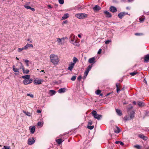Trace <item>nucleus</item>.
I'll return each instance as SVG.
<instances>
[{"label":"nucleus","mask_w":149,"mask_h":149,"mask_svg":"<svg viewBox=\"0 0 149 149\" xmlns=\"http://www.w3.org/2000/svg\"><path fill=\"white\" fill-rule=\"evenodd\" d=\"M50 61L54 65H58L60 60L57 55L54 54H51L50 56Z\"/></svg>","instance_id":"nucleus-1"},{"label":"nucleus","mask_w":149,"mask_h":149,"mask_svg":"<svg viewBox=\"0 0 149 149\" xmlns=\"http://www.w3.org/2000/svg\"><path fill=\"white\" fill-rule=\"evenodd\" d=\"M129 116L126 115L124 117L125 120H131L134 117V111L129 110Z\"/></svg>","instance_id":"nucleus-2"},{"label":"nucleus","mask_w":149,"mask_h":149,"mask_svg":"<svg viewBox=\"0 0 149 149\" xmlns=\"http://www.w3.org/2000/svg\"><path fill=\"white\" fill-rule=\"evenodd\" d=\"M92 113L94 118L98 120L102 118V116L101 115L97 114L96 111H95L93 110L92 112Z\"/></svg>","instance_id":"nucleus-3"},{"label":"nucleus","mask_w":149,"mask_h":149,"mask_svg":"<svg viewBox=\"0 0 149 149\" xmlns=\"http://www.w3.org/2000/svg\"><path fill=\"white\" fill-rule=\"evenodd\" d=\"M75 17L79 19H83L87 17V15L85 13H78L76 14Z\"/></svg>","instance_id":"nucleus-4"},{"label":"nucleus","mask_w":149,"mask_h":149,"mask_svg":"<svg viewBox=\"0 0 149 149\" xmlns=\"http://www.w3.org/2000/svg\"><path fill=\"white\" fill-rule=\"evenodd\" d=\"M70 38H71L70 42L71 43L73 44L74 45H76V38L75 37V36L72 34H71L70 36Z\"/></svg>","instance_id":"nucleus-5"},{"label":"nucleus","mask_w":149,"mask_h":149,"mask_svg":"<svg viewBox=\"0 0 149 149\" xmlns=\"http://www.w3.org/2000/svg\"><path fill=\"white\" fill-rule=\"evenodd\" d=\"M92 67V66L91 65H89L88 67L86 69V70L85 71L84 75V79H85L86 78V76L88 75L89 71L91 70V68Z\"/></svg>","instance_id":"nucleus-6"},{"label":"nucleus","mask_w":149,"mask_h":149,"mask_svg":"<svg viewBox=\"0 0 149 149\" xmlns=\"http://www.w3.org/2000/svg\"><path fill=\"white\" fill-rule=\"evenodd\" d=\"M43 81L42 79L40 78H36L33 81V83L36 85L41 84Z\"/></svg>","instance_id":"nucleus-7"},{"label":"nucleus","mask_w":149,"mask_h":149,"mask_svg":"<svg viewBox=\"0 0 149 149\" xmlns=\"http://www.w3.org/2000/svg\"><path fill=\"white\" fill-rule=\"evenodd\" d=\"M35 138L34 137H31L29 138L28 141V144L29 145H31L35 142Z\"/></svg>","instance_id":"nucleus-8"},{"label":"nucleus","mask_w":149,"mask_h":149,"mask_svg":"<svg viewBox=\"0 0 149 149\" xmlns=\"http://www.w3.org/2000/svg\"><path fill=\"white\" fill-rule=\"evenodd\" d=\"M32 81V80L31 79H24V80L23 81V83L24 85H27L31 83Z\"/></svg>","instance_id":"nucleus-9"},{"label":"nucleus","mask_w":149,"mask_h":149,"mask_svg":"<svg viewBox=\"0 0 149 149\" xmlns=\"http://www.w3.org/2000/svg\"><path fill=\"white\" fill-rule=\"evenodd\" d=\"M92 122H89L87 127L88 129L90 130H92L94 128V126L93 125H91L93 124Z\"/></svg>","instance_id":"nucleus-10"},{"label":"nucleus","mask_w":149,"mask_h":149,"mask_svg":"<svg viewBox=\"0 0 149 149\" xmlns=\"http://www.w3.org/2000/svg\"><path fill=\"white\" fill-rule=\"evenodd\" d=\"M93 9L95 12H97L100 10L101 8L98 5H96L93 7Z\"/></svg>","instance_id":"nucleus-11"},{"label":"nucleus","mask_w":149,"mask_h":149,"mask_svg":"<svg viewBox=\"0 0 149 149\" xmlns=\"http://www.w3.org/2000/svg\"><path fill=\"white\" fill-rule=\"evenodd\" d=\"M109 10L112 12L115 13L117 11V10L116 7L113 6H111Z\"/></svg>","instance_id":"nucleus-12"},{"label":"nucleus","mask_w":149,"mask_h":149,"mask_svg":"<svg viewBox=\"0 0 149 149\" xmlns=\"http://www.w3.org/2000/svg\"><path fill=\"white\" fill-rule=\"evenodd\" d=\"M74 64L72 63V62H71V63L69 65V67L68 68V70L70 71H72L73 68Z\"/></svg>","instance_id":"nucleus-13"},{"label":"nucleus","mask_w":149,"mask_h":149,"mask_svg":"<svg viewBox=\"0 0 149 149\" xmlns=\"http://www.w3.org/2000/svg\"><path fill=\"white\" fill-rule=\"evenodd\" d=\"M24 48L25 49V50H26L30 47H31L32 48H33V45L31 44L27 43L24 46Z\"/></svg>","instance_id":"nucleus-14"},{"label":"nucleus","mask_w":149,"mask_h":149,"mask_svg":"<svg viewBox=\"0 0 149 149\" xmlns=\"http://www.w3.org/2000/svg\"><path fill=\"white\" fill-rule=\"evenodd\" d=\"M127 14L126 13H125L122 12L118 14V16L121 19L123 18V16H124L126 14Z\"/></svg>","instance_id":"nucleus-15"},{"label":"nucleus","mask_w":149,"mask_h":149,"mask_svg":"<svg viewBox=\"0 0 149 149\" xmlns=\"http://www.w3.org/2000/svg\"><path fill=\"white\" fill-rule=\"evenodd\" d=\"M144 62H149V54H148L146 55L144 58Z\"/></svg>","instance_id":"nucleus-16"},{"label":"nucleus","mask_w":149,"mask_h":149,"mask_svg":"<svg viewBox=\"0 0 149 149\" xmlns=\"http://www.w3.org/2000/svg\"><path fill=\"white\" fill-rule=\"evenodd\" d=\"M104 13L107 15L106 16L107 17H111V14L107 10L104 11Z\"/></svg>","instance_id":"nucleus-17"},{"label":"nucleus","mask_w":149,"mask_h":149,"mask_svg":"<svg viewBox=\"0 0 149 149\" xmlns=\"http://www.w3.org/2000/svg\"><path fill=\"white\" fill-rule=\"evenodd\" d=\"M35 126H33L31 127H30V132L31 134H33L35 132Z\"/></svg>","instance_id":"nucleus-18"},{"label":"nucleus","mask_w":149,"mask_h":149,"mask_svg":"<svg viewBox=\"0 0 149 149\" xmlns=\"http://www.w3.org/2000/svg\"><path fill=\"white\" fill-rule=\"evenodd\" d=\"M95 58L94 57H93L89 59L88 61L90 63H95Z\"/></svg>","instance_id":"nucleus-19"},{"label":"nucleus","mask_w":149,"mask_h":149,"mask_svg":"<svg viewBox=\"0 0 149 149\" xmlns=\"http://www.w3.org/2000/svg\"><path fill=\"white\" fill-rule=\"evenodd\" d=\"M116 129H114V132L115 133H119L120 131V130L119 128V127H118L117 126H116Z\"/></svg>","instance_id":"nucleus-20"},{"label":"nucleus","mask_w":149,"mask_h":149,"mask_svg":"<svg viewBox=\"0 0 149 149\" xmlns=\"http://www.w3.org/2000/svg\"><path fill=\"white\" fill-rule=\"evenodd\" d=\"M23 112L26 116H32V113L29 112L28 111H23Z\"/></svg>","instance_id":"nucleus-21"},{"label":"nucleus","mask_w":149,"mask_h":149,"mask_svg":"<svg viewBox=\"0 0 149 149\" xmlns=\"http://www.w3.org/2000/svg\"><path fill=\"white\" fill-rule=\"evenodd\" d=\"M22 77L25 79H30V75H27L24 76H22Z\"/></svg>","instance_id":"nucleus-22"},{"label":"nucleus","mask_w":149,"mask_h":149,"mask_svg":"<svg viewBox=\"0 0 149 149\" xmlns=\"http://www.w3.org/2000/svg\"><path fill=\"white\" fill-rule=\"evenodd\" d=\"M64 141V140H63L62 139H56V142L58 144H61Z\"/></svg>","instance_id":"nucleus-23"},{"label":"nucleus","mask_w":149,"mask_h":149,"mask_svg":"<svg viewBox=\"0 0 149 149\" xmlns=\"http://www.w3.org/2000/svg\"><path fill=\"white\" fill-rule=\"evenodd\" d=\"M69 17V14L68 13L65 14L62 17V20H64L68 18Z\"/></svg>","instance_id":"nucleus-24"},{"label":"nucleus","mask_w":149,"mask_h":149,"mask_svg":"<svg viewBox=\"0 0 149 149\" xmlns=\"http://www.w3.org/2000/svg\"><path fill=\"white\" fill-rule=\"evenodd\" d=\"M116 111L117 114L119 116H121L122 115V113L120 110L119 109H116Z\"/></svg>","instance_id":"nucleus-25"},{"label":"nucleus","mask_w":149,"mask_h":149,"mask_svg":"<svg viewBox=\"0 0 149 149\" xmlns=\"http://www.w3.org/2000/svg\"><path fill=\"white\" fill-rule=\"evenodd\" d=\"M116 88H117V92L118 93L120 91V85L119 84L117 83L116 84Z\"/></svg>","instance_id":"nucleus-26"},{"label":"nucleus","mask_w":149,"mask_h":149,"mask_svg":"<svg viewBox=\"0 0 149 149\" xmlns=\"http://www.w3.org/2000/svg\"><path fill=\"white\" fill-rule=\"evenodd\" d=\"M66 90V89L65 88H61L58 91V92L59 93H64L65 91Z\"/></svg>","instance_id":"nucleus-27"},{"label":"nucleus","mask_w":149,"mask_h":149,"mask_svg":"<svg viewBox=\"0 0 149 149\" xmlns=\"http://www.w3.org/2000/svg\"><path fill=\"white\" fill-rule=\"evenodd\" d=\"M62 40H64V38H63L61 39H60L59 38H58L57 39V42L59 45L61 44V41H62Z\"/></svg>","instance_id":"nucleus-28"},{"label":"nucleus","mask_w":149,"mask_h":149,"mask_svg":"<svg viewBox=\"0 0 149 149\" xmlns=\"http://www.w3.org/2000/svg\"><path fill=\"white\" fill-rule=\"evenodd\" d=\"M138 104L140 107H142L144 105V103L142 102H138Z\"/></svg>","instance_id":"nucleus-29"},{"label":"nucleus","mask_w":149,"mask_h":149,"mask_svg":"<svg viewBox=\"0 0 149 149\" xmlns=\"http://www.w3.org/2000/svg\"><path fill=\"white\" fill-rule=\"evenodd\" d=\"M139 136L141 138L143 139L144 140H146V137L144 136L143 135H141L140 134L139 135Z\"/></svg>","instance_id":"nucleus-30"},{"label":"nucleus","mask_w":149,"mask_h":149,"mask_svg":"<svg viewBox=\"0 0 149 149\" xmlns=\"http://www.w3.org/2000/svg\"><path fill=\"white\" fill-rule=\"evenodd\" d=\"M43 122H38V125L40 127H42L43 124Z\"/></svg>","instance_id":"nucleus-31"},{"label":"nucleus","mask_w":149,"mask_h":149,"mask_svg":"<svg viewBox=\"0 0 149 149\" xmlns=\"http://www.w3.org/2000/svg\"><path fill=\"white\" fill-rule=\"evenodd\" d=\"M13 70L15 72H19V70L16 68H15V66L13 65Z\"/></svg>","instance_id":"nucleus-32"},{"label":"nucleus","mask_w":149,"mask_h":149,"mask_svg":"<svg viewBox=\"0 0 149 149\" xmlns=\"http://www.w3.org/2000/svg\"><path fill=\"white\" fill-rule=\"evenodd\" d=\"M73 63H72L75 65L76 62L78 61V60L76 57H74L73 58Z\"/></svg>","instance_id":"nucleus-33"},{"label":"nucleus","mask_w":149,"mask_h":149,"mask_svg":"<svg viewBox=\"0 0 149 149\" xmlns=\"http://www.w3.org/2000/svg\"><path fill=\"white\" fill-rule=\"evenodd\" d=\"M25 50V49L24 48V47H23L22 48H18L17 49L18 52H21L23 50Z\"/></svg>","instance_id":"nucleus-34"},{"label":"nucleus","mask_w":149,"mask_h":149,"mask_svg":"<svg viewBox=\"0 0 149 149\" xmlns=\"http://www.w3.org/2000/svg\"><path fill=\"white\" fill-rule=\"evenodd\" d=\"M23 71L24 73L28 74V73L29 71V70L28 69H26L25 70L24 69H23Z\"/></svg>","instance_id":"nucleus-35"},{"label":"nucleus","mask_w":149,"mask_h":149,"mask_svg":"<svg viewBox=\"0 0 149 149\" xmlns=\"http://www.w3.org/2000/svg\"><path fill=\"white\" fill-rule=\"evenodd\" d=\"M137 73H138L137 72H132L130 73V74L132 76H134V75H136Z\"/></svg>","instance_id":"nucleus-36"},{"label":"nucleus","mask_w":149,"mask_h":149,"mask_svg":"<svg viewBox=\"0 0 149 149\" xmlns=\"http://www.w3.org/2000/svg\"><path fill=\"white\" fill-rule=\"evenodd\" d=\"M49 92L52 95L55 94L56 93V91L54 90H50Z\"/></svg>","instance_id":"nucleus-37"},{"label":"nucleus","mask_w":149,"mask_h":149,"mask_svg":"<svg viewBox=\"0 0 149 149\" xmlns=\"http://www.w3.org/2000/svg\"><path fill=\"white\" fill-rule=\"evenodd\" d=\"M134 147L137 149H141V146L139 145H135L134 146Z\"/></svg>","instance_id":"nucleus-38"},{"label":"nucleus","mask_w":149,"mask_h":149,"mask_svg":"<svg viewBox=\"0 0 149 149\" xmlns=\"http://www.w3.org/2000/svg\"><path fill=\"white\" fill-rule=\"evenodd\" d=\"M2 149H11L10 146H4Z\"/></svg>","instance_id":"nucleus-39"},{"label":"nucleus","mask_w":149,"mask_h":149,"mask_svg":"<svg viewBox=\"0 0 149 149\" xmlns=\"http://www.w3.org/2000/svg\"><path fill=\"white\" fill-rule=\"evenodd\" d=\"M143 33H136L135 34V35L136 36H142L143 35Z\"/></svg>","instance_id":"nucleus-40"},{"label":"nucleus","mask_w":149,"mask_h":149,"mask_svg":"<svg viewBox=\"0 0 149 149\" xmlns=\"http://www.w3.org/2000/svg\"><path fill=\"white\" fill-rule=\"evenodd\" d=\"M76 78V76H74L72 77L71 79V80L74 81L75 80Z\"/></svg>","instance_id":"nucleus-41"},{"label":"nucleus","mask_w":149,"mask_h":149,"mask_svg":"<svg viewBox=\"0 0 149 149\" xmlns=\"http://www.w3.org/2000/svg\"><path fill=\"white\" fill-rule=\"evenodd\" d=\"M58 2L61 4H63L64 3V0H58Z\"/></svg>","instance_id":"nucleus-42"},{"label":"nucleus","mask_w":149,"mask_h":149,"mask_svg":"<svg viewBox=\"0 0 149 149\" xmlns=\"http://www.w3.org/2000/svg\"><path fill=\"white\" fill-rule=\"evenodd\" d=\"M101 92V91L100 90H98L96 91V93L97 95H99L100 94Z\"/></svg>","instance_id":"nucleus-43"},{"label":"nucleus","mask_w":149,"mask_h":149,"mask_svg":"<svg viewBox=\"0 0 149 149\" xmlns=\"http://www.w3.org/2000/svg\"><path fill=\"white\" fill-rule=\"evenodd\" d=\"M27 95L28 96H29L30 97H31V98H33L34 97L33 95L32 94H30V93L27 94Z\"/></svg>","instance_id":"nucleus-44"},{"label":"nucleus","mask_w":149,"mask_h":149,"mask_svg":"<svg viewBox=\"0 0 149 149\" xmlns=\"http://www.w3.org/2000/svg\"><path fill=\"white\" fill-rule=\"evenodd\" d=\"M111 42V41L110 40H107L105 42V43L106 44H108L109 43Z\"/></svg>","instance_id":"nucleus-45"},{"label":"nucleus","mask_w":149,"mask_h":149,"mask_svg":"<svg viewBox=\"0 0 149 149\" xmlns=\"http://www.w3.org/2000/svg\"><path fill=\"white\" fill-rule=\"evenodd\" d=\"M139 19L140 22H142L144 20V18L142 17L140 18Z\"/></svg>","instance_id":"nucleus-46"},{"label":"nucleus","mask_w":149,"mask_h":149,"mask_svg":"<svg viewBox=\"0 0 149 149\" xmlns=\"http://www.w3.org/2000/svg\"><path fill=\"white\" fill-rule=\"evenodd\" d=\"M82 77L81 76H79L78 77V78H77V79L79 81H80Z\"/></svg>","instance_id":"nucleus-47"},{"label":"nucleus","mask_w":149,"mask_h":149,"mask_svg":"<svg viewBox=\"0 0 149 149\" xmlns=\"http://www.w3.org/2000/svg\"><path fill=\"white\" fill-rule=\"evenodd\" d=\"M21 66L20 67V68L22 69L23 70V69H24V66L22 65V63H21Z\"/></svg>","instance_id":"nucleus-48"},{"label":"nucleus","mask_w":149,"mask_h":149,"mask_svg":"<svg viewBox=\"0 0 149 149\" xmlns=\"http://www.w3.org/2000/svg\"><path fill=\"white\" fill-rule=\"evenodd\" d=\"M25 7L27 9H30L31 8V7L29 6H25Z\"/></svg>","instance_id":"nucleus-49"},{"label":"nucleus","mask_w":149,"mask_h":149,"mask_svg":"<svg viewBox=\"0 0 149 149\" xmlns=\"http://www.w3.org/2000/svg\"><path fill=\"white\" fill-rule=\"evenodd\" d=\"M101 51H102V49H100L98 52V54H100V53H101Z\"/></svg>","instance_id":"nucleus-50"},{"label":"nucleus","mask_w":149,"mask_h":149,"mask_svg":"<svg viewBox=\"0 0 149 149\" xmlns=\"http://www.w3.org/2000/svg\"><path fill=\"white\" fill-rule=\"evenodd\" d=\"M65 134H65V133H64V134H63V135H59V138H61V137H62V136H63V135H65Z\"/></svg>","instance_id":"nucleus-51"},{"label":"nucleus","mask_w":149,"mask_h":149,"mask_svg":"<svg viewBox=\"0 0 149 149\" xmlns=\"http://www.w3.org/2000/svg\"><path fill=\"white\" fill-rule=\"evenodd\" d=\"M119 143H120V144L121 146H123L124 145L123 143L122 142L120 141Z\"/></svg>","instance_id":"nucleus-52"},{"label":"nucleus","mask_w":149,"mask_h":149,"mask_svg":"<svg viewBox=\"0 0 149 149\" xmlns=\"http://www.w3.org/2000/svg\"><path fill=\"white\" fill-rule=\"evenodd\" d=\"M27 41H30V43H32V41L30 40V39L29 38L27 39Z\"/></svg>","instance_id":"nucleus-53"},{"label":"nucleus","mask_w":149,"mask_h":149,"mask_svg":"<svg viewBox=\"0 0 149 149\" xmlns=\"http://www.w3.org/2000/svg\"><path fill=\"white\" fill-rule=\"evenodd\" d=\"M24 61L26 63H27L29 62V61L28 60H25Z\"/></svg>","instance_id":"nucleus-54"},{"label":"nucleus","mask_w":149,"mask_h":149,"mask_svg":"<svg viewBox=\"0 0 149 149\" xmlns=\"http://www.w3.org/2000/svg\"><path fill=\"white\" fill-rule=\"evenodd\" d=\"M41 111L40 110H37V112L38 113H41Z\"/></svg>","instance_id":"nucleus-55"},{"label":"nucleus","mask_w":149,"mask_h":149,"mask_svg":"<svg viewBox=\"0 0 149 149\" xmlns=\"http://www.w3.org/2000/svg\"><path fill=\"white\" fill-rule=\"evenodd\" d=\"M30 9H31L32 11H34L35 10V9L33 8H30Z\"/></svg>","instance_id":"nucleus-56"},{"label":"nucleus","mask_w":149,"mask_h":149,"mask_svg":"<svg viewBox=\"0 0 149 149\" xmlns=\"http://www.w3.org/2000/svg\"><path fill=\"white\" fill-rule=\"evenodd\" d=\"M63 23L64 24H66L67 23V21H65L63 22Z\"/></svg>","instance_id":"nucleus-57"},{"label":"nucleus","mask_w":149,"mask_h":149,"mask_svg":"<svg viewBox=\"0 0 149 149\" xmlns=\"http://www.w3.org/2000/svg\"><path fill=\"white\" fill-rule=\"evenodd\" d=\"M146 115L147 116H149V111L148 112H147Z\"/></svg>","instance_id":"nucleus-58"},{"label":"nucleus","mask_w":149,"mask_h":149,"mask_svg":"<svg viewBox=\"0 0 149 149\" xmlns=\"http://www.w3.org/2000/svg\"><path fill=\"white\" fill-rule=\"evenodd\" d=\"M120 141H116V142H115V143H116V144H118L119 143Z\"/></svg>","instance_id":"nucleus-59"},{"label":"nucleus","mask_w":149,"mask_h":149,"mask_svg":"<svg viewBox=\"0 0 149 149\" xmlns=\"http://www.w3.org/2000/svg\"><path fill=\"white\" fill-rule=\"evenodd\" d=\"M48 7L49 8H52V7H51V6L50 5H48Z\"/></svg>","instance_id":"nucleus-60"},{"label":"nucleus","mask_w":149,"mask_h":149,"mask_svg":"<svg viewBox=\"0 0 149 149\" xmlns=\"http://www.w3.org/2000/svg\"><path fill=\"white\" fill-rule=\"evenodd\" d=\"M78 37L79 38H81V36L80 34H78Z\"/></svg>","instance_id":"nucleus-61"},{"label":"nucleus","mask_w":149,"mask_h":149,"mask_svg":"<svg viewBox=\"0 0 149 149\" xmlns=\"http://www.w3.org/2000/svg\"><path fill=\"white\" fill-rule=\"evenodd\" d=\"M26 63V65L27 66H29V64L28 63Z\"/></svg>","instance_id":"nucleus-62"},{"label":"nucleus","mask_w":149,"mask_h":149,"mask_svg":"<svg viewBox=\"0 0 149 149\" xmlns=\"http://www.w3.org/2000/svg\"><path fill=\"white\" fill-rule=\"evenodd\" d=\"M133 103L134 104H136V102L135 101L133 102Z\"/></svg>","instance_id":"nucleus-63"},{"label":"nucleus","mask_w":149,"mask_h":149,"mask_svg":"<svg viewBox=\"0 0 149 149\" xmlns=\"http://www.w3.org/2000/svg\"><path fill=\"white\" fill-rule=\"evenodd\" d=\"M41 71L42 72H44V73H45V72L44 71V70H42Z\"/></svg>","instance_id":"nucleus-64"}]
</instances>
